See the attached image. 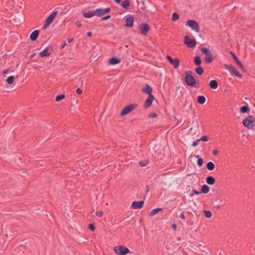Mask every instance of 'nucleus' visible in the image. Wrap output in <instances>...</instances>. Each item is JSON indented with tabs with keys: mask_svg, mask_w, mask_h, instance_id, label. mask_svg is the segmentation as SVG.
Segmentation results:
<instances>
[{
	"mask_svg": "<svg viewBox=\"0 0 255 255\" xmlns=\"http://www.w3.org/2000/svg\"><path fill=\"white\" fill-rule=\"evenodd\" d=\"M39 31L38 30H35L33 31L30 35V39L31 41H34L39 35Z\"/></svg>",
	"mask_w": 255,
	"mask_h": 255,
	"instance_id": "nucleus-15",
	"label": "nucleus"
},
{
	"mask_svg": "<svg viewBox=\"0 0 255 255\" xmlns=\"http://www.w3.org/2000/svg\"><path fill=\"white\" fill-rule=\"evenodd\" d=\"M205 216L207 218H211L212 216V213L210 211H204Z\"/></svg>",
	"mask_w": 255,
	"mask_h": 255,
	"instance_id": "nucleus-36",
	"label": "nucleus"
},
{
	"mask_svg": "<svg viewBox=\"0 0 255 255\" xmlns=\"http://www.w3.org/2000/svg\"><path fill=\"white\" fill-rule=\"evenodd\" d=\"M233 73L237 77L240 79L242 78V76L237 70H236V69L233 72Z\"/></svg>",
	"mask_w": 255,
	"mask_h": 255,
	"instance_id": "nucleus-38",
	"label": "nucleus"
},
{
	"mask_svg": "<svg viewBox=\"0 0 255 255\" xmlns=\"http://www.w3.org/2000/svg\"><path fill=\"white\" fill-rule=\"evenodd\" d=\"M76 92L77 94L80 95L82 93V90L80 88H77L76 90Z\"/></svg>",
	"mask_w": 255,
	"mask_h": 255,
	"instance_id": "nucleus-44",
	"label": "nucleus"
},
{
	"mask_svg": "<svg viewBox=\"0 0 255 255\" xmlns=\"http://www.w3.org/2000/svg\"><path fill=\"white\" fill-rule=\"evenodd\" d=\"M14 80V77L12 76H10L7 77L6 82L8 84H11Z\"/></svg>",
	"mask_w": 255,
	"mask_h": 255,
	"instance_id": "nucleus-34",
	"label": "nucleus"
},
{
	"mask_svg": "<svg viewBox=\"0 0 255 255\" xmlns=\"http://www.w3.org/2000/svg\"><path fill=\"white\" fill-rule=\"evenodd\" d=\"M134 22V18L129 15L126 17V26L127 27H131L133 25Z\"/></svg>",
	"mask_w": 255,
	"mask_h": 255,
	"instance_id": "nucleus-11",
	"label": "nucleus"
},
{
	"mask_svg": "<svg viewBox=\"0 0 255 255\" xmlns=\"http://www.w3.org/2000/svg\"><path fill=\"white\" fill-rule=\"evenodd\" d=\"M195 157L198 159L200 158L199 155H196Z\"/></svg>",
	"mask_w": 255,
	"mask_h": 255,
	"instance_id": "nucleus-57",
	"label": "nucleus"
},
{
	"mask_svg": "<svg viewBox=\"0 0 255 255\" xmlns=\"http://www.w3.org/2000/svg\"><path fill=\"white\" fill-rule=\"evenodd\" d=\"M172 227L173 228L174 230H176V225L175 224H173L172 225Z\"/></svg>",
	"mask_w": 255,
	"mask_h": 255,
	"instance_id": "nucleus-54",
	"label": "nucleus"
},
{
	"mask_svg": "<svg viewBox=\"0 0 255 255\" xmlns=\"http://www.w3.org/2000/svg\"><path fill=\"white\" fill-rule=\"evenodd\" d=\"M203 163V160L202 158H199L197 160V164L198 166H201Z\"/></svg>",
	"mask_w": 255,
	"mask_h": 255,
	"instance_id": "nucleus-41",
	"label": "nucleus"
},
{
	"mask_svg": "<svg viewBox=\"0 0 255 255\" xmlns=\"http://www.w3.org/2000/svg\"><path fill=\"white\" fill-rule=\"evenodd\" d=\"M96 214L98 217H102L103 214V212L102 211H98L96 212Z\"/></svg>",
	"mask_w": 255,
	"mask_h": 255,
	"instance_id": "nucleus-42",
	"label": "nucleus"
},
{
	"mask_svg": "<svg viewBox=\"0 0 255 255\" xmlns=\"http://www.w3.org/2000/svg\"><path fill=\"white\" fill-rule=\"evenodd\" d=\"M190 197H193V195H192V194L190 195Z\"/></svg>",
	"mask_w": 255,
	"mask_h": 255,
	"instance_id": "nucleus-59",
	"label": "nucleus"
},
{
	"mask_svg": "<svg viewBox=\"0 0 255 255\" xmlns=\"http://www.w3.org/2000/svg\"><path fill=\"white\" fill-rule=\"evenodd\" d=\"M139 29L142 35H146L149 30V27L147 23H144L139 25Z\"/></svg>",
	"mask_w": 255,
	"mask_h": 255,
	"instance_id": "nucleus-10",
	"label": "nucleus"
},
{
	"mask_svg": "<svg viewBox=\"0 0 255 255\" xmlns=\"http://www.w3.org/2000/svg\"><path fill=\"white\" fill-rule=\"evenodd\" d=\"M73 41V38H68V42L69 43H71L72 42V41Z\"/></svg>",
	"mask_w": 255,
	"mask_h": 255,
	"instance_id": "nucleus-52",
	"label": "nucleus"
},
{
	"mask_svg": "<svg viewBox=\"0 0 255 255\" xmlns=\"http://www.w3.org/2000/svg\"><path fill=\"white\" fill-rule=\"evenodd\" d=\"M115 1L117 3H120L121 2V0H115Z\"/></svg>",
	"mask_w": 255,
	"mask_h": 255,
	"instance_id": "nucleus-56",
	"label": "nucleus"
},
{
	"mask_svg": "<svg viewBox=\"0 0 255 255\" xmlns=\"http://www.w3.org/2000/svg\"><path fill=\"white\" fill-rule=\"evenodd\" d=\"M193 192L194 193V194H195V195H199V194H200L201 193V191H197V190H194L193 191Z\"/></svg>",
	"mask_w": 255,
	"mask_h": 255,
	"instance_id": "nucleus-49",
	"label": "nucleus"
},
{
	"mask_svg": "<svg viewBox=\"0 0 255 255\" xmlns=\"http://www.w3.org/2000/svg\"><path fill=\"white\" fill-rule=\"evenodd\" d=\"M139 164L141 167L145 166L147 165V162L144 161H140Z\"/></svg>",
	"mask_w": 255,
	"mask_h": 255,
	"instance_id": "nucleus-43",
	"label": "nucleus"
},
{
	"mask_svg": "<svg viewBox=\"0 0 255 255\" xmlns=\"http://www.w3.org/2000/svg\"><path fill=\"white\" fill-rule=\"evenodd\" d=\"M198 102L200 104H203L206 102V98L205 96L202 95L198 96V99H197Z\"/></svg>",
	"mask_w": 255,
	"mask_h": 255,
	"instance_id": "nucleus-23",
	"label": "nucleus"
},
{
	"mask_svg": "<svg viewBox=\"0 0 255 255\" xmlns=\"http://www.w3.org/2000/svg\"><path fill=\"white\" fill-rule=\"evenodd\" d=\"M57 14V12L56 11H53L46 19L44 25V27L45 28H47L51 23L53 20L54 18L55 17Z\"/></svg>",
	"mask_w": 255,
	"mask_h": 255,
	"instance_id": "nucleus-6",
	"label": "nucleus"
},
{
	"mask_svg": "<svg viewBox=\"0 0 255 255\" xmlns=\"http://www.w3.org/2000/svg\"><path fill=\"white\" fill-rule=\"evenodd\" d=\"M212 154L216 156L219 154V151L216 149L213 150L212 151Z\"/></svg>",
	"mask_w": 255,
	"mask_h": 255,
	"instance_id": "nucleus-46",
	"label": "nucleus"
},
{
	"mask_svg": "<svg viewBox=\"0 0 255 255\" xmlns=\"http://www.w3.org/2000/svg\"><path fill=\"white\" fill-rule=\"evenodd\" d=\"M51 47H46L44 49H43L42 51H41L39 53V56L41 57H48L50 55V53L49 52V49H51Z\"/></svg>",
	"mask_w": 255,
	"mask_h": 255,
	"instance_id": "nucleus-14",
	"label": "nucleus"
},
{
	"mask_svg": "<svg viewBox=\"0 0 255 255\" xmlns=\"http://www.w3.org/2000/svg\"><path fill=\"white\" fill-rule=\"evenodd\" d=\"M206 62L208 63H211L213 61V57L211 53L206 55L205 57Z\"/></svg>",
	"mask_w": 255,
	"mask_h": 255,
	"instance_id": "nucleus-24",
	"label": "nucleus"
},
{
	"mask_svg": "<svg viewBox=\"0 0 255 255\" xmlns=\"http://www.w3.org/2000/svg\"><path fill=\"white\" fill-rule=\"evenodd\" d=\"M95 15V11H89L83 13V16L85 18H91Z\"/></svg>",
	"mask_w": 255,
	"mask_h": 255,
	"instance_id": "nucleus-17",
	"label": "nucleus"
},
{
	"mask_svg": "<svg viewBox=\"0 0 255 255\" xmlns=\"http://www.w3.org/2000/svg\"><path fill=\"white\" fill-rule=\"evenodd\" d=\"M65 95L64 94H60L56 97L55 101L56 102H58L60 100L64 99L65 98Z\"/></svg>",
	"mask_w": 255,
	"mask_h": 255,
	"instance_id": "nucleus-35",
	"label": "nucleus"
},
{
	"mask_svg": "<svg viewBox=\"0 0 255 255\" xmlns=\"http://www.w3.org/2000/svg\"><path fill=\"white\" fill-rule=\"evenodd\" d=\"M154 97L152 95H148V98L145 101V103L144 104V107L145 108H147L149 107L151 105L153 101L154 100Z\"/></svg>",
	"mask_w": 255,
	"mask_h": 255,
	"instance_id": "nucleus-13",
	"label": "nucleus"
},
{
	"mask_svg": "<svg viewBox=\"0 0 255 255\" xmlns=\"http://www.w3.org/2000/svg\"><path fill=\"white\" fill-rule=\"evenodd\" d=\"M111 17V15H108L105 17H104L102 18V20H106L108 19H109Z\"/></svg>",
	"mask_w": 255,
	"mask_h": 255,
	"instance_id": "nucleus-48",
	"label": "nucleus"
},
{
	"mask_svg": "<svg viewBox=\"0 0 255 255\" xmlns=\"http://www.w3.org/2000/svg\"><path fill=\"white\" fill-rule=\"evenodd\" d=\"M123 7L125 9H127L129 5V1L128 0H124L121 4Z\"/></svg>",
	"mask_w": 255,
	"mask_h": 255,
	"instance_id": "nucleus-30",
	"label": "nucleus"
},
{
	"mask_svg": "<svg viewBox=\"0 0 255 255\" xmlns=\"http://www.w3.org/2000/svg\"><path fill=\"white\" fill-rule=\"evenodd\" d=\"M225 67L232 72H233L235 70L234 66L231 64H226L225 65Z\"/></svg>",
	"mask_w": 255,
	"mask_h": 255,
	"instance_id": "nucleus-31",
	"label": "nucleus"
},
{
	"mask_svg": "<svg viewBox=\"0 0 255 255\" xmlns=\"http://www.w3.org/2000/svg\"><path fill=\"white\" fill-rule=\"evenodd\" d=\"M250 108L246 106H243L240 108V111L242 113H248L250 112Z\"/></svg>",
	"mask_w": 255,
	"mask_h": 255,
	"instance_id": "nucleus-26",
	"label": "nucleus"
},
{
	"mask_svg": "<svg viewBox=\"0 0 255 255\" xmlns=\"http://www.w3.org/2000/svg\"><path fill=\"white\" fill-rule=\"evenodd\" d=\"M120 60L118 59L117 57H113L111 58L109 61V63L111 65H116L120 62Z\"/></svg>",
	"mask_w": 255,
	"mask_h": 255,
	"instance_id": "nucleus-18",
	"label": "nucleus"
},
{
	"mask_svg": "<svg viewBox=\"0 0 255 255\" xmlns=\"http://www.w3.org/2000/svg\"><path fill=\"white\" fill-rule=\"evenodd\" d=\"M252 167H253V168H255V166H252Z\"/></svg>",
	"mask_w": 255,
	"mask_h": 255,
	"instance_id": "nucleus-60",
	"label": "nucleus"
},
{
	"mask_svg": "<svg viewBox=\"0 0 255 255\" xmlns=\"http://www.w3.org/2000/svg\"><path fill=\"white\" fill-rule=\"evenodd\" d=\"M243 125L248 129H252L255 128V117L248 116L243 120Z\"/></svg>",
	"mask_w": 255,
	"mask_h": 255,
	"instance_id": "nucleus-1",
	"label": "nucleus"
},
{
	"mask_svg": "<svg viewBox=\"0 0 255 255\" xmlns=\"http://www.w3.org/2000/svg\"><path fill=\"white\" fill-rule=\"evenodd\" d=\"M199 142H200V140L198 138L192 143V146L193 147H196L199 144Z\"/></svg>",
	"mask_w": 255,
	"mask_h": 255,
	"instance_id": "nucleus-40",
	"label": "nucleus"
},
{
	"mask_svg": "<svg viewBox=\"0 0 255 255\" xmlns=\"http://www.w3.org/2000/svg\"><path fill=\"white\" fill-rule=\"evenodd\" d=\"M114 252L118 255H126L130 252L129 250L124 246H117L114 247Z\"/></svg>",
	"mask_w": 255,
	"mask_h": 255,
	"instance_id": "nucleus-2",
	"label": "nucleus"
},
{
	"mask_svg": "<svg viewBox=\"0 0 255 255\" xmlns=\"http://www.w3.org/2000/svg\"><path fill=\"white\" fill-rule=\"evenodd\" d=\"M142 91L147 93L148 95H152V89L149 85L147 84L142 89Z\"/></svg>",
	"mask_w": 255,
	"mask_h": 255,
	"instance_id": "nucleus-16",
	"label": "nucleus"
},
{
	"mask_svg": "<svg viewBox=\"0 0 255 255\" xmlns=\"http://www.w3.org/2000/svg\"><path fill=\"white\" fill-rule=\"evenodd\" d=\"M89 228L91 231H94L95 230V227L93 224H90L89 226Z\"/></svg>",
	"mask_w": 255,
	"mask_h": 255,
	"instance_id": "nucleus-45",
	"label": "nucleus"
},
{
	"mask_svg": "<svg viewBox=\"0 0 255 255\" xmlns=\"http://www.w3.org/2000/svg\"><path fill=\"white\" fill-rule=\"evenodd\" d=\"M179 216H180V217L181 219H185V215H184V214L183 213H181L179 215Z\"/></svg>",
	"mask_w": 255,
	"mask_h": 255,
	"instance_id": "nucleus-51",
	"label": "nucleus"
},
{
	"mask_svg": "<svg viewBox=\"0 0 255 255\" xmlns=\"http://www.w3.org/2000/svg\"><path fill=\"white\" fill-rule=\"evenodd\" d=\"M184 42L189 47H194L196 44V40L194 39H190L188 36H185Z\"/></svg>",
	"mask_w": 255,
	"mask_h": 255,
	"instance_id": "nucleus-9",
	"label": "nucleus"
},
{
	"mask_svg": "<svg viewBox=\"0 0 255 255\" xmlns=\"http://www.w3.org/2000/svg\"><path fill=\"white\" fill-rule=\"evenodd\" d=\"M206 181L208 184L213 185L215 182V180L213 176H208L206 178Z\"/></svg>",
	"mask_w": 255,
	"mask_h": 255,
	"instance_id": "nucleus-19",
	"label": "nucleus"
},
{
	"mask_svg": "<svg viewBox=\"0 0 255 255\" xmlns=\"http://www.w3.org/2000/svg\"><path fill=\"white\" fill-rule=\"evenodd\" d=\"M186 25L196 32H199V25L194 20H188L186 22Z\"/></svg>",
	"mask_w": 255,
	"mask_h": 255,
	"instance_id": "nucleus-4",
	"label": "nucleus"
},
{
	"mask_svg": "<svg viewBox=\"0 0 255 255\" xmlns=\"http://www.w3.org/2000/svg\"><path fill=\"white\" fill-rule=\"evenodd\" d=\"M218 82L215 80H212L210 81L209 83V86L210 87L213 89H215L218 87Z\"/></svg>",
	"mask_w": 255,
	"mask_h": 255,
	"instance_id": "nucleus-20",
	"label": "nucleus"
},
{
	"mask_svg": "<svg viewBox=\"0 0 255 255\" xmlns=\"http://www.w3.org/2000/svg\"><path fill=\"white\" fill-rule=\"evenodd\" d=\"M179 15L176 12H173L172 16V20L175 21L179 19Z\"/></svg>",
	"mask_w": 255,
	"mask_h": 255,
	"instance_id": "nucleus-33",
	"label": "nucleus"
},
{
	"mask_svg": "<svg viewBox=\"0 0 255 255\" xmlns=\"http://www.w3.org/2000/svg\"><path fill=\"white\" fill-rule=\"evenodd\" d=\"M91 35H92V32H88L87 33V36L88 37H90V36H91Z\"/></svg>",
	"mask_w": 255,
	"mask_h": 255,
	"instance_id": "nucleus-55",
	"label": "nucleus"
},
{
	"mask_svg": "<svg viewBox=\"0 0 255 255\" xmlns=\"http://www.w3.org/2000/svg\"><path fill=\"white\" fill-rule=\"evenodd\" d=\"M201 50L203 53H205L206 55L211 53L210 50L207 48H202Z\"/></svg>",
	"mask_w": 255,
	"mask_h": 255,
	"instance_id": "nucleus-37",
	"label": "nucleus"
},
{
	"mask_svg": "<svg viewBox=\"0 0 255 255\" xmlns=\"http://www.w3.org/2000/svg\"><path fill=\"white\" fill-rule=\"evenodd\" d=\"M111 8L107 7L106 8H98L95 10L96 15L98 16H102L106 13H108L111 11Z\"/></svg>",
	"mask_w": 255,
	"mask_h": 255,
	"instance_id": "nucleus-7",
	"label": "nucleus"
},
{
	"mask_svg": "<svg viewBox=\"0 0 255 255\" xmlns=\"http://www.w3.org/2000/svg\"><path fill=\"white\" fill-rule=\"evenodd\" d=\"M163 209L162 208H157L156 209H154L152 210L149 213V216H153L155 214H157L158 212L162 211Z\"/></svg>",
	"mask_w": 255,
	"mask_h": 255,
	"instance_id": "nucleus-22",
	"label": "nucleus"
},
{
	"mask_svg": "<svg viewBox=\"0 0 255 255\" xmlns=\"http://www.w3.org/2000/svg\"><path fill=\"white\" fill-rule=\"evenodd\" d=\"M231 53L232 55L233 56L234 59L236 61L237 63L238 64V65L239 66V67L241 69H243L244 68L243 65L242 64V63H241V62L240 61L239 59L236 57L235 54L233 52H231Z\"/></svg>",
	"mask_w": 255,
	"mask_h": 255,
	"instance_id": "nucleus-21",
	"label": "nucleus"
},
{
	"mask_svg": "<svg viewBox=\"0 0 255 255\" xmlns=\"http://www.w3.org/2000/svg\"><path fill=\"white\" fill-rule=\"evenodd\" d=\"M156 116H157V115L155 113H153V114H151L149 115V117H150V118H155V117H156Z\"/></svg>",
	"mask_w": 255,
	"mask_h": 255,
	"instance_id": "nucleus-50",
	"label": "nucleus"
},
{
	"mask_svg": "<svg viewBox=\"0 0 255 255\" xmlns=\"http://www.w3.org/2000/svg\"><path fill=\"white\" fill-rule=\"evenodd\" d=\"M196 72L199 75L203 74L204 70L201 66H199L196 69Z\"/></svg>",
	"mask_w": 255,
	"mask_h": 255,
	"instance_id": "nucleus-32",
	"label": "nucleus"
},
{
	"mask_svg": "<svg viewBox=\"0 0 255 255\" xmlns=\"http://www.w3.org/2000/svg\"><path fill=\"white\" fill-rule=\"evenodd\" d=\"M200 140V141H207L208 140V138L207 136L204 135L202 136L201 138H199Z\"/></svg>",
	"mask_w": 255,
	"mask_h": 255,
	"instance_id": "nucleus-39",
	"label": "nucleus"
},
{
	"mask_svg": "<svg viewBox=\"0 0 255 255\" xmlns=\"http://www.w3.org/2000/svg\"><path fill=\"white\" fill-rule=\"evenodd\" d=\"M201 193H208L209 191V187L207 185H204L201 187Z\"/></svg>",
	"mask_w": 255,
	"mask_h": 255,
	"instance_id": "nucleus-25",
	"label": "nucleus"
},
{
	"mask_svg": "<svg viewBox=\"0 0 255 255\" xmlns=\"http://www.w3.org/2000/svg\"><path fill=\"white\" fill-rule=\"evenodd\" d=\"M215 203H217V205H215L216 208L219 209L222 206L223 201L221 199L218 198L215 200Z\"/></svg>",
	"mask_w": 255,
	"mask_h": 255,
	"instance_id": "nucleus-27",
	"label": "nucleus"
},
{
	"mask_svg": "<svg viewBox=\"0 0 255 255\" xmlns=\"http://www.w3.org/2000/svg\"><path fill=\"white\" fill-rule=\"evenodd\" d=\"M166 58L174 68L177 69L178 68L180 65V61L178 58L172 59V57L168 55H167Z\"/></svg>",
	"mask_w": 255,
	"mask_h": 255,
	"instance_id": "nucleus-8",
	"label": "nucleus"
},
{
	"mask_svg": "<svg viewBox=\"0 0 255 255\" xmlns=\"http://www.w3.org/2000/svg\"><path fill=\"white\" fill-rule=\"evenodd\" d=\"M144 201H133L131 204V207L134 209H141L143 207Z\"/></svg>",
	"mask_w": 255,
	"mask_h": 255,
	"instance_id": "nucleus-12",
	"label": "nucleus"
},
{
	"mask_svg": "<svg viewBox=\"0 0 255 255\" xmlns=\"http://www.w3.org/2000/svg\"><path fill=\"white\" fill-rule=\"evenodd\" d=\"M34 55H35V53H33L32 54H31V55L30 56V58H32V57L34 56Z\"/></svg>",
	"mask_w": 255,
	"mask_h": 255,
	"instance_id": "nucleus-58",
	"label": "nucleus"
},
{
	"mask_svg": "<svg viewBox=\"0 0 255 255\" xmlns=\"http://www.w3.org/2000/svg\"><path fill=\"white\" fill-rule=\"evenodd\" d=\"M75 25L78 27H80L81 26V22L80 21H76L75 23Z\"/></svg>",
	"mask_w": 255,
	"mask_h": 255,
	"instance_id": "nucleus-47",
	"label": "nucleus"
},
{
	"mask_svg": "<svg viewBox=\"0 0 255 255\" xmlns=\"http://www.w3.org/2000/svg\"><path fill=\"white\" fill-rule=\"evenodd\" d=\"M185 81L186 84L190 86H194L195 85L196 81L194 78L188 72L186 73Z\"/></svg>",
	"mask_w": 255,
	"mask_h": 255,
	"instance_id": "nucleus-5",
	"label": "nucleus"
},
{
	"mask_svg": "<svg viewBox=\"0 0 255 255\" xmlns=\"http://www.w3.org/2000/svg\"><path fill=\"white\" fill-rule=\"evenodd\" d=\"M207 168L209 170H213L215 168V165L212 162H209L207 163Z\"/></svg>",
	"mask_w": 255,
	"mask_h": 255,
	"instance_id": "nucleus-28",
	"label": "nucleus"
},
{
	"mask_svg": "<svg viewBox=\"0 0 255 255\" xmlns=\"http://www.w3.org/2000/svg\"><path fill=\"white\" fill-rule=\"evenodd\" d=\"M66 45V42H64L61 45V48H63Z\"/></svg>",
	"mask_w": 255,
	"mask_h": 255,
	"instance_id": "nucleus-53",
	"label": "nucleus"
},
{
	"mask_svg": "<svg viewBox=\"0 0 255 255\" xmlns=\"http://www.w3.org/2000/svg\"><path fill=\"white\" fill-rule=\"evenodd\" d=\"M137 107V104H131L126 106L121 111V116L123 117L132 111H133L134 109H135Z\"/></svg>",
	"mask_w": 255,
	"mask_h": 255,
	"instance_id": "nucleus-3",
	"label": "nucleus"
},
{
	"mask_svg": "<svg viewBox=\"0 0 255 255\" xmlns=\"http://www.w3.org/2000/svg\"><path fill=\"white\" fill-rule=\"evenodd\" d=\"M194 62L195 64L197 66H200L202 63L201 60L199 56L195 57Z\"/></svg>",
	"mask_w": 255,
	"mask_h": 255,
	"instance_id": "nucleus-29",
	"label": "nucleus"
}]
</instances>
